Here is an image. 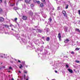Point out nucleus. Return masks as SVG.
<instances>
[{
    "label": "nucleus",
    "mask_w": 80,
    "mask_h": 80,
    "mask_svg": "<svg viewBox=\"0 0 80 80\" xmlns=\"http://www.w3.org/2000/svg\"><path fill=\"white\" fill-rule=\"evenodd\" d=\"M9 56H7H7L5 55V54H3L1 56V58H7Z\"/></svg>",
    "instance_id": "f257e3e1"
},
{
    "label": "nucleus",
    "mask_w": 80,
    "mask_h": 80,
    "mask_svg": "<svg viewBox=\"0 0 80 80\" xmlns=\"http://www.w3.org/2000/svg\"><path fill=\"white\" fill-rule=\"evenodd\" d=\"M62 13L63 14L64 16V17H67V13H66V11H63Z\"/></svg>",
    "instance_id": "f03ea898"
},
{
    "label": "nucleus",
    "mask_w": 80,
    "mask_h": 80,
    "mask_svg": "<svg viewBox=\"0 0 80 80\" xmlns=\"http://www.w3.org/2000/svg\"><path fill=\"white\" fill-rule=\"evenodd\" d=\"M58 37L59 38V41H62V39L61 38V34H60V33H58Z\"/></svg>",
    "instance_id": "7ed1b4c3"
},
{
    "label": "nucleus",
    "mask_w": 80,
    "mask_h": 80,
    "mask_svg": "<svg viewBox=\"0 0 80 80\" xmlns=\"http://www.w3.org/2000/svg\"><path fill=\"white\" fill-rule=\"evenodd\" d=\"M31 0H25V2L27 4H30Z\"/></svg>",
    "instance_id": "20e7f679"
},
{
    "label": "nucleus",
    "mask_w": 80,
    "mask_h": 80,
    "mask_svg": "<svg viewBox=\"0 0 80 80\" xmlns=\"http://www.w3.org/2000/svg\"><path fill=\"white\" fill-rule=\"evenodd\" d=\"M22 18L23 20H26L27 19V17L26 16H23L22 17Z\"/></svg>",
    "instance_id": "39448f33"
},
{
    "label": "nucleus",
    "mask_w": 80,
    "mask_h": 80,
    "mask_svg": "<svg viewBox=\"0 0 80 80\" xmlns=\"http://www.w3.org/2000/svg\"><path fill=\"white\" fill-rule=\"evenodd\" d=\"M4 21V18L2 17L0 18V22H3Z\"/></svg>",
    "instance_id": "423d86ee"
},
{
    "label": "nucleus",
    "mask_w": 80,
    "mask_h": 80,
    "mask_svg": "<svg viewBox=\"0 0 80 80\" xmlns=\"http://www.w3.org/2000/svg\"><path fill=\"white\" fill-rule=\"evenodd\" d=\"M29 14L31 15V16H32V15H33V12L30 11L29 12Z\"/></svg>",
    "instance_id": "0eeeda50"
},
{
    "label": "nucleus",
    "mask_w": 80,
    "mask_h": 80,
    "mask_svg": "<svg viewBox=\"0 0 80 80\" xmlns=\"http://www.w3.org/2000/svg\"><path fill=\"white\" fill-rule=\"evenodd\" d=\"M68 71L70 73H73V70L70 69H68Z\"/></svg>",
    "instance_id": "6e6552de"
},
{
    "label": "nucleus",
    "mask_w": 80,
    "mask_h": 80,
    "mask_svg": "<svg viewBox=\"0 0 80 80\" xmlns=\"http://www.w3.org/2000/svg\"><path fill=\"white\" fill-rule=\"evenodd\" d=\"M13 10H18V8L16 7H15L13 8Z\"/></svg>",
    "instance_id": "1a4fd4ad"
},
{
    "label": "nucleus",
    "mask_w": 80,
    "mask_h": 80,
    "mask_svg": "<svg viewBox=\"0 0 80 80\" xmlns=\"http://www.w3.org/2000/svg\"><path fill=\"white\" fill-rule=\"evenodd\" d=\"M69 42V40L68 39H66V40L64 41L65 43H67Z\"/></svg>",
    "instance_id": "9d476101"
},
{
    "label": "nucleus",
    "mask_w": 80,
    "mask_h": 80,
    "mask_svg": "<svg viewBox=\"0 0 80 80\" xmlns=\"http://www.w3.org/2000/svg\"><path fill=\"white\" fill-rule=\"evenodd\" d=\"M41 1L42 2H43L44 4L46 5V2H45V0H41Z\"/></svg>",
    "instance_id": "9b49d317"
},
{
    "label": "nucleus",
    "mask_w": 80,
    "mask_h": 80,
    "mask_svg": "<svg viewBox=\"0 0 80 80\" xmlns=\"http://www.w3.org/2000/svg\"><path fill=\"white\" fill-rule=\"evenodd\" d=\"M48 20H49V22H51L52 21V18L50 17L48 19Z\"/></svg>",
    "instance_id": "f8f14e48"
},
{
    "label": "nucleus",
    "mask_w": 80,
    "mask_h": 80,
    "mask_svg": "<svg viewBox=\"0 0 80 80\" xmlns=\"http://www.w3.org/2000/svg\"><path fill=\"white\" fill-rule=\"evenodd\" d=\"M40 6L41 7H44V5H43V3H41L40 4Z\"/></svg>",
    "instance_id": "ddd939ff"
},
{
    "label": "nucleus",
    "mask_w": 80,
    "mask_h": 80,
    "mask_svg": "<svg viewBox=\"0 0 80 80\" xmlns=\"http://www.w3.org/2000/svg\"><path fill=\"white\" fill-rule=\"evenodd\" d=\"M75 31H76L77 32H80V30L78 28H76L75 29Z\"/></svg>",
    "instance_id": "4468645a"
},
{
    "label": "nucleus",
    "mask_w": 80,
    "mask_h": 80,
    "mask_svg": "<svg viewBox=\"0 0 80 80\" xmlns=\"http://www.w3.org/2000/svg\"><path fill=\"white\" fill-rule=\"evenodd\" d=\"M46 40L48 42L50 40V38H49V37H48Z\"/></svg>",
    "instance_id": "2eb2a0df"
},
{
    "label": "nucleus",
    "mask_w": 80,
    "mask_h": 80,
    "mask_svg": "<svg viewBox=\"0 0 80 80\" xmlns=\"http://www.w3.org/2000/svg\"><path fill=\"white\" fill-rule=\"evenodd\" d=\"M5 27H6V28H8L9 27V26L7 25H4Z\"/></svg>",
    "instance_id": "dca6fc26"
},
{
    "label": "nucleus",
    "mask_w": 80,
    "mask_h": 80,
    "mask_svg": "<svg viewBox=\"0 0 80 80\" xmlns=\"http://www.w3.org/2000/svg\"><path fill=\"white\" fill-rule=\"evenodd\" d=\"M38 32H39V33H42V31L41 30H40V29H38Z\"/></svg>",
    "instance_id": "f3484780"
},
{
    "label": "nucleus",
    "mask_w": 80,
    "mask_h": 80,
    "mask_svg": "<svg viewBox=\"0 0 80 80\" xmlns=\"http://www.w3.org/2000/svg\"><path fill=\"white\" fill-rule=\"evenodd\" d=\"M75 50L76 51H78V50H80V48H77L76 49H75Z\"/></svg>",
    "instance_id": "a211bd4d"
},
{
    "label": "nucleus",
    "mask_w": 80,
    "mask_h": 80,
    "mask_svg": "<svg viewBox=\"0 0 80 80\" xmlns=\"http://www.w3.org/2000/svg\"><path fill=\"white\" fill-rule=\"evenodd\" d=\"M3 12V10L2 9L0 8V13H2Z\"/></svg>",
    "instance_id": "6ab92c4d"
},
{
    "label": "nucleus",
    "mask_w": 80,
    "mask_h": 80,
    "mask_svg": "<svg viewBox=\"0 0 80 80\" xmlns=\"http://www.w3.org/2000/svg\"><path fill=\"white\" fill-rule=\"evenodd\" d=\"M75 53V52H74L72 51L71 52V54H72V55H73Z\"/></svg>",
    "instance_id": "aec40b11"
},
{
    "label": "nucleus",
    "mask_w": 80,
    "mask_h": 80,
    "mask_svg": "<svg viewBox=\"0 0 80 80\" xmlns=\"http://www.w3.org/2000/svg\"><path fill=\"white\" fill-rule=\"evenodd\" d=\"M68 8V5H67L66 7V9H67V8Z\"/></svg>",
    "instance_id": "412c9836"
},
{
    "label": "nucleus",
    "mask_w": 80,
    "mask_h": 80,
    "mask_svg": "<svg viewBox=\"0 0 80 80\" xmlns=\"http://www.w3.org/2000/svg\"><path fill=\"white\" fill-rule=\"evenodd\" d=\"M76 62V63H80V61H79L78 60H76L75 61Z\"/></svg>",
    "instance_id": "4be33fe9"
},
{
    "label": "nucleus",
    "mask_w": 80,
    "mask_h": 80,
    "mask_svg": "<svg viewBox=\"0 0 80 80\" xmlns=\"http://www.w3.org/2000/svg\"><path fill=\"white\" fill-rule=\"evenodd\" d=\"M66 67H67V68H68L69 67V66H68V64H66Z\"/></svg>",
    "instance_id": "5701e85b"
},
{
    "label": "nucleus",
    "mask_w": 80,
    "mask_h": 80,
    "mask_svg": "<svg viewBox=\"0 0 80 80\" xmlns=\"http://www.w3.org/2000/svg\"><path fill=\"white\" fill-rule=\"evenodd\" d=\"M33 2H34V3H37V1H36V0H34L33 1Z\"/></svg>",
    "instance_id": "b1692460"
},
{
    "label": "nucleus",
    "mask_w": 80,
    "mask_h": 80,
    "mask_svg": "<svg viewBox=\"0 0 80 80\" xmlns=\"http://www.w3.org/2000/svg\"><path fill=\"white\" fill-rule=\"evenodd\" d=\"M37 3L38 4H40V1H37Z\"/></svg>",
    "instance_id": "393cba45"
},
{
    "label": "nucleus",
    "mask_w": 80,
    "mask_h": 80,
    "mask_svg": "<svg viewBox=\"0 0 80 80\" xmlns=\"http://www.w3.org/2000/svg\"><path fill=\"white\" fill-rule=\"evenodd\" d=\"M33 4H31V7H33Z\"/></svg>",
    "instance_id": "a878e982"
},
{
    "label": "nucleus",
    "mask_w": 80,
    "mask_h": 80,
    "mask_svg": "<svg viewBox=\"0 0 80 80\" xmlns=\"http://www.w3.org/2000/svg\"><path fill=\"white\" fill-rule=\"evenodd\" d=\"M4 3L6 5L7 4V1H5L4 2Z\"/></svg>",
    "instance_id": "bb28decb"
},
{
    "label": "nucleus",
    "mask_w": 80,
    "mask_h": 80,
    "mask_svg": "<svg viewBox=\"0 0 80 80\" xmlns=\"http://www.w3.org/2000/svg\"><path fill=\"white\" fill-rule=\"evenodd\" d=\"M78 13L79 15H80V10L78 11Z\"/></svg>",
    "instance_id": "cd10ccee"
},
{
    "label": "nucleus",
    "mask_w": 80,
    "mask_h": 80,
    "mask_svg": "<svg viewBox=\"0 0 80 80\" xmlns=\"http://www.w3.org/2000/svg\"><path fill=\"white\" fill-rule=\"evenodd\" d=\"M3 0H0V3H2V1Z\"/></svg>",
    "instance_id": "c85d7f7f"
},
{
    "label": "nucleus",
    "mask_w": 80,
    "mask_h": 80,
    "mask_svg": "<svg viewBox=\"0 0 80 80\" xmlns=\"http://www.w3.org/2000/svg\"><path fill=\"white\" fill-rule=\"evenodd\" d=\"M9 70H11L12 69V67H9Z\"/></svg>",
    "instance_id": "c756f323"
},
{
    "label": "nucleus",
    "mask_w": 80,
    "mask_h": 80,
    "mask_svg": "<svg viewBox=\"0 0 80 80\" xmlns=\"http://www.w3.org/2000/svg\"><path fill=\"white\" fill-rule=\"evenodd\" d=\"M14 20H15V21H17V18H15L14 19Z\"/></svg>",
    "instance_id": "7c9ffc66"
},
{
    "label": "nucleus",
    "mask_w": 80,
    "mask_h": 80,
    "mask_svg": "<svg viewBox=\"0 0 80 80\" xmlns=\"http://www.w3.org/2000/svg\"><path fill=\"white\" fill-rule=\"evenodd\" d=\"M58 10H60V7H58Z\"/></svg>",
    "instance_id": "2f4dec72"
},
{
    "label": "nucleus",
    "mask_w": 80,
    "mask_h": 80,
    "mask_svg": "<svg viewBox=\"0 0 80 80\" xmlns=\"http://www.w3.org/2000/svg\"><path fill=\"white\" fill-rule=\"evenodd\" d=\"M15 6V3H14V4H12V5H11V6H12V7H13V6Z\"/></svg>",
    "instance_id": "473e14b6"
},
{
    "label": "nucleus",
    "mask_w": 80,
    "mask_h": 80,
    "mask_svg": "<svg viewBox=\"0 0 80 80\" xmlns=\"http://www.w3.org/2000/svg\"><path fill=\"white\" fill-rule=\"evenodd\" d=\"M18 62H19V63H21V61H20V60H18Z\"/></svg>",
    "instance_id": "72a5a7b5"
},
{
    "label": "nucleus",
    "mask_w": 80,
    "mask_h": 80,
    "mask_svg": "<svg viewBox=\"0 0 80 80\" xmlns=\"http://www.w3.org/2000/svg\"><path fill=\"white\" fill-rule=\"evenodd\" d=\"M24 73H27V71L24 72Z\"/></svg>",
    "instance_id": "f704fd0d"
},
{
    "label": "nucleus",
    "mask_w": 80,
    "mask_h": 80,
    "mask_svg": "<svg viewBox=\"0 0 80 80\" xmlns=\"http://www.w3.org/2000/svg\"><path fill=\"white\" fill-rule=\"evenodd\" d=\"M55 73H58V71H55Z\"/></svg>",
    "instance_id": "c9c22d12"
},
{
    "label": "nucleus",
    "mask_w": 80,
    "mask_h": 80,
    "mask_svg": "<svg viewBox=\"0 0 80 80\" xmlns=\"http://www.w3.org/2000/svg\"><path fill=\"white\" fill-rule=\"evenodd\" d=\"M48 29H47V32H48Z\"/></svg>",
    "instance_id": "e433bc0d"
},
{
    "label": "nucleus",
    "mask_w": 80,
    "mask_h": 80,
    "mask_svg": "<svg viewBox=\"0 0 80 80\" xmlns=\"http://www.w3.org/2000/svg\"><path fill=\"white\" fill-rule=\"evenodd\" d=\"M20 66H21L20 67H23V66H22V65L21 64Z\"/></svg>",
    "instance_id": "4c0bfd02"
},
{
    "label": "nucleus",
    "mask_w": 80,
    "mask_h": 80,
    "mask_svg": "<svg viewBox=\"0 0 80 80\" xmlns=\"http://www.w3.org/2000/svg\"><path fill=\"white\" fill-rule=\"evenodd\" d=\"M24 80H26V77H24Z\"/></svg>",
    "instance_id": "58836bf2"
},
{
    "label": "nucleus",
    "mask_w": 80,
    "mask_h": 80,
    "mask_svg": "<svg viewBox=\"0 0 80 80\" xmlns=\"http://www.w3.org/2000/svg\"><path fill=\"white\" fill-rule=\"evenodd\" d=\"M42 38H43V39H44V38H45V37H42Z\"/></svg>",
    "instance_id": "ea45409f"
},
{
    "label": "nucleus",
    "mask_w": 80,
    "mask_h": 80,
    "mask_svg": "<svg viewBox=\"0 0 80 80\" xmlns=\"http://www.w3.org/2000/svg\"><path fill=\"white\" fill-rule=\"evenodd\" d=\"M12 24H11L10 26V27H12Z\"/></svg>",
    "instance_id": "a19ab883"
},
{
    "label": "nucleus",
    "mask_w": 80,
    "mask_h": 80,
    "mask_svg": "<svg viewBox=\"0 0 80 80\" xmlns=\"http://www.w3.org/2000/svg\"><path fill=\"white\" fill-rule=\"evenodd\" d=\"M24 77H26V76L25 75V74L24 75Z\"/></svg>",
    "instance_id": "79ce46f5"
},
{
    "label": "nucleus",
    "mask_w": 80,
    "mask_h": 80,
    "mask_svg": "<svg viewBox=\"0 0 80 80\" xmlns=\"http://www.w3.org/2000/svg\"><path fill=\"white\" fill-rule=\"evenodd\" d=\"M22 67H21V66L19 67L20 68H22Z\"/></svg>",
    "instance_id": "37998d69"
},
{
    "label": "nucleus",
    "mask_w": 80,
    "mask_h": 80,
    "mask_svg": "<svg viewBox=\"0 0 80 80\" xmlns=\"http://www.w3.org/2000/svg\"><path fill=\"white\" fill-rule=\"evenodd\" d=\"M65 32H67V29H66V30H65Z\"/></svg>",
    "instance_id": "c03bdc74"
},
{
    "label": "nucleus",
    "mask_w": 80,
    "mask_h": 80,
    "mask_svg": "<svg viewBox=\"0 0 80 80\" xmlns=\"http://www.w3.org/2000/svg\"><path fill=\"white\" fill-rule=\"evenodd\" d=\"M11 80H14V79H13V78H12V79Z\"/></svg>",
    "instance_id": "a18cd8bd"
},
{
    "label": "nucleus",
    "mask_w": 80,
    "mask_h": 80,
    "mask_svg": "<svg viewBox=\"0 0 80 80\" xmlns=\"http://www.w3.org/2000/svg\"><path fill=\"white\" fill-rule=\"evenodd\" d=\"M19 73H21V72H20V71H19Z\"/></svg>",
    "instance_id": "49530a36"
},
{
    "label": "nucleus",
    "mask_w": 80,
    "mask_h": 80,
    "mask_svg": "<svg viewBox=\"0 0 80 80\" xmlns=\"http://www.w3.org/2000/svg\"><path fill=\"white\" fill-rule=\"evenodd\" d=\"M11 30H13V29L12 28V29H11Z\"/></svg>",
    "instance_id": "de8ad7c7"
},
{
    "label": "nucleus",
    "mask_w": 80,
    "mask_h": 80,
    "mask_svg": "<svg viewBox=\"0 0 80 80\" xmlns=\"http://www.w3.org/2000/svg\"><path fill=\"white\" fill-rule=\"evenodd\" d=\"M26 80H28V79L27 78V79H26Z\"/></svg>",
    "instance_id": "09e8293b"
},
{
    "label": "nucleus",
    "mask_w": 80,
    "mask_h": 80,
    "mask_svg": "<svg viewBox=\"0 0 80 80\" xmlns=\"http://www.w3.org/2000/svg\"><path fill=\"white\" fill-rule=\"evenodd\" d=\"M19 0V1H22V0Z\"/></svg>",
    "instance_id": "8fccbe9b"
},
{
    "label": "nucleus",
    "mask_w": 80,
    "mask_h": 80,
    "mask_svg": "<svg viewBox=\"0 0 80 80\" xmlns=\"http://www.w3.org/2000/svg\"><path fill=\"white\" fill-rule=\"evenodd\" d=\"M16 5H17V3Z\"/></svg>",
    "instance_id": "3c124183"
},
{
    "label": "nucleus",
    "mask_w": 80,
    "mask_h": 80,
    "mask_svg": "<svg viewBox=\"0 0 80 80\" xmlns=\"http://www.w3.org/2000/svg\"><path fill=\"white\" fill-rule=\"evenodd\" d=\"M9 80H11V79H9Z\"/></svg>",
    "instance_id": "603ef678"
},
{
    "label": "nucleus",
    "mask_w": 80,
    "mask_h": 80,
    "mask_svg": "<svg viewBox=\"0 0 80 80\" xmlns=\"http://www.w3.org/2000/svg\"><path fill=\"white\" fill-rule=\"evenodd\" d=\"M1 64H2V63H1Z\"/></svg>",
    "instance_id": "864d4df0"
}]
</instances>
